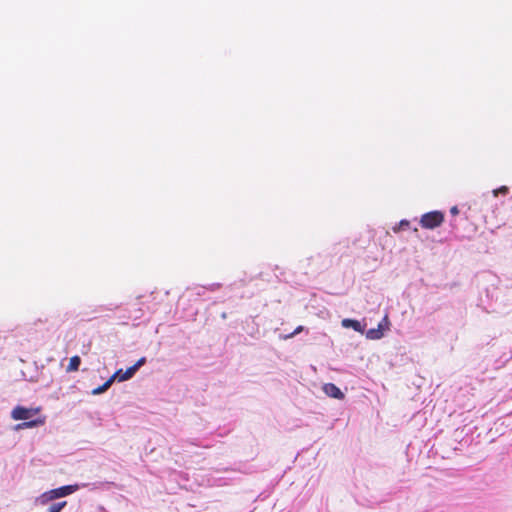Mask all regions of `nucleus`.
I'll return each instance as SVG.
<instances>
[{
    "label": "nucleus",
    "instance_id": "nucleus-17",
    "mask_svg": "<svg viewBox=\"0 0 512 512\" xmlns=\"http://www.w3.org/2000/svg\"><path fill=\"white\" fill-rule=\"evenodd\" d=\"M383 321H384V322H386V323L388 322V318H387V316H386V317H384Z\"/></svg>",
    "mask_w": 512,
    "mask_h": 512
},
{
    "label": "nucleus",
    "instance_id": "nucleus-10",
    "mask_svg": "<svg viewBox=\"0 0 512 512\" xmlns=\"http://www.w3.org/2000/svg\"><path fill=\"white\" fill-rule=\"evenodd\" d=\"M114 382V377H110L104 384H102L101 386L95 388L92 393L94 395H98V394H101L103 392H105L111 385L112 383Z\"/></svg>",
    "mask_w": 512,
    "mask_h": 512
},
{
    "label": "nucleus",
    "instance_id": "nucleus-16",
    "mask_svg": "<svg viewBox=\"0 0 512 512\" xmlns=\"http://www.w3.org/2000/svg\"><path fill=\"white\" fill-rule=\"evenodd\" d=\"M500 191H501V192H503V193H505V192H507V191H508V189H507V187H502V188L500 189Z\"/></svg>",
    "mask_w": 512,
    "mask_h": 512
},
{
    "label": "nucleus",
    "instance_id": "nucleus-14",
    "mask_svg": "<svg viewBox=\"0 0 512 512\" xmlns=\"http://www.w3.org/2000/svg\"><path fill=\"white\" fill-rule=\"evenodd\" d=\"M302 330H303V327H302V326H299V327H297V328L295 329V331H294V332H292L288 337H292V336H294V335H296V334L300 333Z\"/></svg>",
    "mask_w": 512,
    "mask_h": 512
},
{
    "label": "nucleus",
    "instance_id": "nucleus-3",
    "mask_svg": "<svg viewBox=\"0 0 512 512\" xmlns=\"http://www.w3.org/2000/svg\"><path fill=\"white\" fill-rule=\"evenodd\" d=\"M40 408H26L23 406H16L12 412L11 417L14 420H28L34 415L38 414Z\"/></svg>",
    "mask_w": 512,
    "mask_h": 512
},
{
    "label": "nucleus",
    "instance_id": "nucleus-9",
    "mask_svg": "<svg viewBox=\"0 0 512 512\" xmlns=\"http://www.w3.org/2000/svg\"><path fill=\"white\" fill-rule=\"evenodd\" d=\"M369 339H380L383 336L382 323H379L377 329H370L366 334Z\"/></svg>",
    "mask_w": 512,
    "mask_h": 512
},
{
    "label": "nucleus",
    "instance_id": "nucleus-1",
    "mask_svg": "<svg viewBox=\"0 0 512 512\" xmlns=\"http://www.w3.org/2000/svg\"><path fill=\"white\" fill-rule=\"evenodd\" d=\"M77 489L78 485H66L59 488L51 489L37 497L36 503L42 506L47 505L49 502L55 499L66 497L74 493Z\"/></svg>",
    "mask_w": 512,
    "mask_h": 512
},
{
    "label": "nucleus",
    "instance_id": "nucleus-4",
    "mask_svg": "<svg viewBox=\"0 0 512 512\" xmlns=\"http://www.w3.org/2000/svg\"><path fill=\"white\" fill-rule=\"evenodd\" d=\"M323 391L329 397L339 400L344 398V393L333 383H326L323 386Z\"/></svg>",
    "mask_w": 512,
    "mask_h": 512
},
{
    "label": "nucleus",
    "instance_id": "nucleus-12",
    "mask_svg": "<svg viewBox=\"0 0 512 512\" xmlns=\"http://www.w3.org/2000/svg\"><path fill=\"white\" fill-rule=\"evenodd\" d=\"M145 362H146V358L142 357L133 366L136 367V370H138L142 365L145 364Z\"/></svg>",
    "mask_w": 512,
    "mask_h": 512
},
{
    "label": "nucleus",
    "instance_id": "nucleus-7",
    "mask_svg": "<svg viewBox=\"0 0 512 512\" xmlns=\"http://www.w3.org/2000/svg\"><path fill=\"white\" fill-rule=\"evenodd\" d=\"M342 326L345 328H353L357 332H363V328L359 321L354 319H344L342 320Z\"/></svg>",
    "mask_w": 512,
    "mask_h": 512
},
{
    "label": "nucleus",
    "instance_id": "nucleus-13",
    "mask_svg": "<svg viewBox=\"0 0 512 512\" xmlns=\"http://www.w3.org/2000/svg\"><path fill=\"white\" fill-rule=\"evenodd\" d=\"M408 226H409V221L401 220L400 223H399V228L398 229L394 228V231L396 232V231H398V230H400V229H402L404 227H408Z\"/></svg>",
    "mask_w": 512,
    "mask_h": 512
},
{
    "label": "nucleus",
    "instance_id": "nucleus-2",
    "mask_svg": "<svg viewBox=\"0 0 512 512\" xmlns=\"http://www.w3.org/2000/svg\"><path fill=\"white\" fill-rule=\"evenodd\" d=\"M444 222V214L440 211H431L421 216L420 225L425 229H435Z\"/></svg>",
    "mask_w": 512,
    "mask_h": 512
},
{
    "label": "nucleus",
    "instance_id": "nucleus-6",
    "mask_svg": "<svg viewBox=\"0 0 512 512\" xmlns=\"http://www.w3.org/2000/svg\"><path fill=\"white\" fill-rule=\"evenodd\" d=\"M44 423H45V417L37 418V419H34V420H30V421H25V422L19 423L16 426V429L20 430V429L33 428V427H37V426L43 425Z\"/></svg>",
    "mask_w": 512,
    "mask_h": 512
},
{
    "label": "nucleus",
    "instance_id": "nucleus-8",
    "mask_svg": "<svg viewBox=\"0 0 512 512\" xmlns=\"http://www.w3.org/2000/svg\"><path fill=\"white\" fill-rule=\"evenodd\" d=\"M81 363V359L78 355L72 356L69 360V364L66 368L67 372H75L78 371Z\"/></svg>",
    "mask_w": 512,
    "mask_h": 512
},
{
    "label": "nucleus",
    "instance_id": "nucleus-15",
    "mask_svg": "<svg viewBox=\"0 0 512 512\" xmlns=\"http://www.w3.org/2000/svg\"><path fill=\"white\" fill-rule=\"evenodd\" d=\"M450 212L452 215H457L459 213L458 208L456 206L452 207L450 209Z\"/></svg>",
    "mask_w": 512,
    "mask_h": 512
},
{
    "label": "nucleus",
    "instance_id": "nucleus-5",
    "mask_svg": "<svg viewBox=\"0 0 512 512\" xmlns=\"http://www.w3.org/2000/svg\"><path fill=\"white\" fill-rule=\"evenodd\" d=\"M136 367L134 366H131L129 367L126 371H122L121 369L116 371L112 377H114V380L117 379L118 381H126V380H129L130 378H132L134 376V374L136 373Z\"/></svg>",
    "mask_w": 512,
    "mask_h": 512
},
{
    "label": "nucleus",
    "instance_id": "nucleus-11",
    "mask_svg": "<svg viewBox=\"0 0 512 512\" xmlns=\"http://www.w3.org/2000/svg\"><path fill=\"white\" fill-rule=\"evenodd\" d=\"M67 505V502L66 501H62V502H57V503H54L52 504L49 509H48V512H61V510Z\"/></svg>",
    "mask_w": 512,
    "mask_h": 512
}]
</instances>
